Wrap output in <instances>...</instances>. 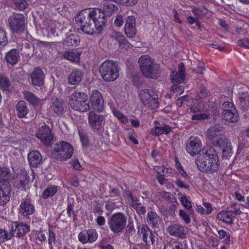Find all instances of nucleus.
Segmentation results:
<instances>
[{
    "instance_id": "obj_1",
    "label": "nucleus",
    "mask_w": 249,
    "mask_h": 249,
    "mask_svg": "<svg viewBox=\"0 0 249 249\" xmlns=\"http://www.w3.org/2000/svg\"><path fill=\"white\" fill-rule=\"evenodd\" d=\"M100 14L94 10L87 9L81 10L75 17V21L81 30L88 35L100 33L103 29L104 20Z\"/></svg>"
},
{
    "instance_id": "obj_2",
    "label": "nucleus",
    "mask_w": 249,
    "mask_h": 249,
    "mask_svg": "<svg viewBox=\"0 0 249 249\" xmlns=\"http://www.w3.org/2000/svg\"><path fill=\"white\" fill-rule=\"evenodd\" d=\"M219 159L214 149L207 145L201 149L195 160L199 170L204 173H213L219 169Z\"/></svg>"
},
{
    "instance_id": "obj_3",
    "label": "nucleus",
    "mask_w": 249,
    "mask_h": 249,
    "mask_svg": "<svg viewBox=\"0 0 249 249\" xmlns=\"http://www.w3.org/2000/svg\"><path fill=\"white\" fill-rule=\"evenodd\" d=\"M11 176V172L9 168L0 167V205H3L9 201L11 192L9 182Z\"/></svg>"
},
{
    "instance_id": "obj_4",
    "label": "nucleus",
    "mask_w": 249,
    "mask_h": 249,
    "mask_svg": "<svg viewBox=\"0 0 249 249\" xmlns=\"http://www.w3.org/2000/svg\"><path fill=\"white\" fill-rule=\"evenodd\" d=\"M139 66L144 76L157 79L160 75L159 66L148 55L141 56L139 59Z\"/></svg>"
},
{
    "instance_id": "obj_5",
    "label": "nucleus",
    "mask_w": 249,
    "mask_h": 249,
    "mask_svg": "<svg viewBox=\"0 0 249 249\" xmlns=\"http://www.w3.org/2000/svg\"><path fill=\"white\" fill-rule=\"evenodd\" d=\"M99 73L102 78L107 82L113 81L119 77V68L116 62L105 61L101 65Z\"/></svg>"
},
{
    "instance_id": "obj_6",
    "label": "nucleus",
    "mask_w": 249,
    "mask_h": 249,
    "mask_svg": "<svg viewBox=\"0 0 249 249\" xmlns=\"http://www.w3.org/2000/svg\"><path fill=\"white\" fill-rule=\"evenodd\" d=\"M73 149L68 142L59 141L54 145L52 154L53 158L60 161H66L72 156Z\"/></svg>"
},
{
    "instance_id": "obj_7",
    "label": "nucleus",
    "mask_w": 249,
    "mask_h": 249,
    "mask_svg": "<svg viewBox=\"0 0 249 249\" xmlns=\"http://www.w3.org/2000/svg\"><path fill=\"white\" fill-rule=\"evenodd\" d=\"M88 96L84 92L75 91L71 96L69 104L71 108L75 110L85 112L89 109Z\"/></svg>"
},
{
    "instance_id": "obj_8",
    "label": "nucleus",
    "mask_w": 249,
    "mask_h": 249,
    "mask_svg": "<svg viewBox=\"0 0 249 249\" xmlns=\"http://www.w3.org/2000/svg\"><path fill=\"white\" fill-rule=\"evenodd\" d=\"M8 21L10 30L14 34L20 35L25 29V19L22 14L13 13L9 16Z\"/></svg>"
},
{
    "instance_id": "obj_9",
    "label": "nucleus",
    "mask_w": 249,
    "mask_h": 249,
    "mask_svg": "<svg viewBox=\"0 0 249 249\" xmlns=\"http://www.w3.org/2000/svg\"><path fill=\"white\" fill-rule=\"evenodd\" d=\"M127 222L126 216L122 213H117L109 217L108 224L111 231L118 233L125 228Z\"/></svg>"
},
{
    "instance_id": "obj_10",
    "label": "nucleus",
    "mask_w": 249,
    "mask_h": 249,
    "mask_svg": "<svg viewBox=\"0 0 249 249\" xmlns=\"http://www.w3.org/2000/svg\"><path fill=\"white\" fill-rule=\"evenodd\" d=\"M152 93L153 91L147 89L141 90L139 93L140 100L143 105L152 109L156 108L159 106L158 96Z\"/></svg>"
},
{
    "instance_id": "obj_11",
    "label": "nucleus",
    "mask_w": 249,
    "mask_h": 249,
    "mask_svg": "<svg viewBox=\"0 0 249 249\" xmlns=\"http://www.w3.org/2000/svg\"><path fill=\"white\" fill-rule=\"evenodd\" d=\"M36 137L41 142L47 147H51L54 142V135L52 134V130L46 124L39 128L36 133Z\"/></svg>"
},
{
    "instance_id": "obj_12",
    "label": "nucleus",
    "mask_w": 249,
    "mask_h": 249,
    "mask_svg": "<svg viewBox=\"0 0 249 249\" xmlns=\"http://www.w3.org/2000/svg\"><path fill=\"white\" fill-rule=\"evenodd\" d=\"M88 121L91 129L94 132H97L100 131L104 127L105 117L94 111H91L89 114Z\"/></svg>"
},
{
    "instance_id": "obj_13",
    "label": "nucleus",
    "mask_w": 249,
    "mask_h": 249,
    "mask_svg": "<svg viewBox=\"0 0 249 249\" xmlns=\"http://www.w3.org/2000/svg\"><path fill=\"white\" fill-rule=\"evenodd\" d=\"M202 142L198 137L192 136L189 138L186 143V151L192 156L199 155L201 150Z\"/></svg>"
},
{
    "instance_id": "obj_14",
    "label": "nucleus",
    "mask_w": 249,
    "mask_h": 249,
    "mask_svg": "<svg viewBox=\"0 0 249 249\" xmlns=\"http://www.w3.org/2000/svg\"><path fill=\"white\" fill-rule=\"evenodd\" d=\"M32 180L30 178L28 174L26 171H22L19 176V178L15 181V185L21 190H26L30 188V182L33 181L35 178V174L32 171Z\"/></svg>"
},
{
    "instance_id": "obj_15",
    "label": "nucleus",
    "mask_w": 249,
    "mask_h": 249,
    "mask_svg": "<svg viewBox=\"0 0 249 249\" xmlns=\"http://www.w3.org/2000/svg\"><path fill=\"white\" fill-rule=\"evenodd\" d=\"M96 11V13L100 14V17H102L104 20V26L106 24V17L111 16L115 11L118 10V7L112 2H109L107 1L104 2L102 10L100 9H93Z\"/></svg>"
},
{
    "instance_id": "obj_16",
    "label": "nucleus",
    "mask_w": 249,
    "mask_h": 249,
    "mask_svg": "<svg viewBox=\"0 0 249 249\" xmlns=\"http://www.w3.org/2000/svg\"><path fill=\"white\" fill-rule=\"evenodd\" d=\"M125 23L124 27V32L128 38L134 37L136 33V18L133 16H128L125 19Z\"/></svg>"
},
{
    "instance_id": "obj_17",
    "label": "nucleus",
    "mask_w": 249,
    "mask_h": 249,
    "mask_svg": "<svg viewBox=\"0 0 249 249\" xmlns=\"http://www.w3.org/2000/svg\"><path fill=\"white\" fill-rule=\"evenodd\" d=\"M169 234L179 238H185L188 233L187 229L179 224H173L167 228Z\"/></svg>"
},
{
    "instance_id": "obj_18",
    "label": "nucleus",
    "mask_w": 249,
    "mask_h": 249,
    "mask_svg": "<svg viewBox=\"0 0 249 249\" xmlns=\"http://www.w3.org/2000/svg\"><path fill=\"white\" fill-rule=\"evenodd\" d=\"M29 230L30 228L27 224L17 221L12 223L11 231L10 232L13 233L14 236L20 237L25 235Z\"/></svg>"
},
{
    "instance_id": "obj_19",
    "label": "nucleus",
    "mask_w": 249,
    "mask_h": 249,
    "mask_svg": "<svg viewBox=\"0 0 249 249\" xmlns=\"http://www.w3.org/2000/svg\"><path fill=\"white\" fill-rule=\"evenodd\" d=\"M90 101L92 107L98 112H102L104 108V101L101 93L97 90L92 91Z\"/></svg>"
},
{
    "instance_id": "obj_20",
    "label": "nucleus",
    "mask_w": 249,
    "mask_h": 249,
    "mask_svg": "<svg viewBox=\"0 0 249 249\" xmlns=\"http://www.w3.org/2000/svg\"><path fill=\"white\" fill-rule=\"evenodd\" d=\"M35 212V206L32 203L30 199L26 198L21 202L18 208L19 213L21 215L27 216L32 214Z\"/></svg>"
},
{
    "instance_id": "obj_21",
    "label": "nucleus",
    "mask_w": 249,
    "mask_h": 249,
    "mask_svg": "<svg viewBox=\"0 0 249 249\" xmlns=\"http://www.w3.org/2000/svg\"><path fill=\"white\" fill-rule=\"evenodd\" d=\"M44 73L40 68L35 69L31 74V83L33 86L41 87L44 83Z\"/></svg>"
},
{
    "instance_id": "obj_22",
    "label": "nucleus",
    "mask_w": 249,
    "mask_h": 249,
    "mask_svg": "<svg viewBox=\"0 0 249 249\" xmlns=\"http://www.w3.org/2000/svg\"><path fill=\"white\" fill-rule=\"evenodd\" d=\"M139 234L142 236L143 241L147 244H153L155 242L154 236L149 228L147 226H142L139 229Z\"/></svg>"
},
{
    "instance_id": "obj_23",
    "label": "nucleus",
    "mask_w": 249,
    "mask_h": 249,
    "mask_svg": "<svg viewBox=\"0 0 249 249\" xmlns=\"http://www.w3.org/2000/svg\"><path fill=\"white\" fill-rule=\"evenodd\" d=\"M111 37L118 42L121 49L127 50L131 47V44L121 33L113 31L111 35Z\"/></svg>"
},
{
    "instance_id": "obj_24",
    "label": "nucleus",
    "mask_w": 249,
    "mask_h": 249,
    "mask_svg": "<svg viewBox=\"0 0 249 249\" xmlns=\"http://www.w3.org/2000/svg\"><path fill=\"white\" fill-rule=\"evenodd\" d=\"M51 108L57 115H62L64 113L65 103L61 99L53 97L51 99Z\"/></svg>"
},
{
    "instance_id": "obj_25",
    "label": "nucleus",
    "mask_w": 249,
    "mask_h": 249,
    "mask_svg": "<svg viewBox=\"0 0 249 249\" xmlns=\"http://www.w3.org/2000/svg\"><path fill=\"white\" fill-rule=\"evenodd\" d=\"M29 165L32 167H37L42 162V156L38 151H33L28 155Z\"/></svg>"
},
{
    "instance_id": "obj_26",
    "label": "nucleus",
    "mask_w": 249,
    "mask_h": 249,
    "mask_svg": "<svg viewBox=\"0 0 249 249\" xmlns=\"http://www.w3.org/2000/svg\"><path fill=\"white\" fill-rule=\"evenodd\" d=\"M207 137L213 145L215 146H223V144L228 143V140L225 134L220 135H207Z\"/></svg>"
},
{
    "instance_id": "obj_27",
    "label": "nucleus",
    "mask_w": 249,
    "mask_h": 249,
    "mask_svg": "<svg viewBox=\"0 0 249 249\" xmlns=\"http://www.w3.org/2000/svg\"><path fill=\"white\" fill-rule=\"evenodd\" d=\"M83 76L81 71L75 70L68 76V83L71 85H77L81 82Z\"/></svg>"
},
{
    "instance_id": "obj_28",
    "label": "nucleus",
    "mask_w": 249,
    "mask_h": 249,
    "mask_svg": "<svg viewBox=\"0 0 249 249\" xmlns=\"http://www.w3.org/2000/svg\"><path fill=\"white\" fill-rule=\"evenodd\" d=\"M16 113L18 117L22 118L26 117L29 112L27 103L24 101H19L16 106Z\"/></svg>"
},
{
    "instance_id": "obj_29",
    "label": "nucleus",
    "mask_w": 249,
    "mask_h": 249,
    "mask_svg": "<svg viewBox=\"0 0 249 249\" xmlns=\"http://www.w3.org/2000/svg\"><path fill=\"white\" fill-rule=\"evenodd\" d=\"M22 93L24 99L33 106H38L41 104V99L33 93L29 91L24 90L22 91Z\"/></svg>"
},
{
    "instance_id": "obj_30",
    "label": "nucleus",
    "mask_w": 249,
    "mask_h": 249,
    "mask_svg": "<svg viewBox=\"0 0 249 249\" xmlns=\"http://www.w3.org/2000/svg\"><path fill=\"white\" fill-rule=\"evenodd\" d=\"M222 115L224 120L230 123H236L239 120V114L236 108L230 112H224Z\"/></svg>"
},
{
    "instance_id": "obj_31",
    "label": "nucleus",
    "mask_w": 249,
    "mask_h": 249,
    "mask_svg": "<svg viewBox=\"0 0 249 249\" xmlns=\"http://www.w3.org/2000/svg\"><path fill=\"white\" fill-rule=\"evenodd\" d=\"M146 220L152 227H157L160 224V218L156 212L150 211L147 214Z\"/></svg>"
},
{
    "instance_id": "obj_32",
    "label": "nucleus",
    "mask_w": 249,
    "mask_h": 249,
    "mask_svg": "<svg viewBox=\"0 0 249 249\" xmlns=\"http://www.w3.org/2000/svg\"><path fill=\"white\" fill-rule=\"evenodd\" d=\"M80 42L79 36L71 34L67 36L64 40L63 44L68 48L75 47Z\"/></svg>"
},
{
    "instance_id": "obj_33",
    "label": "nucleus",
    "mask_w": 249,
    "mask_h": 249,
    "mask_svg": "<svg viewBox=\"0 0 249 249\" xmlns=\"http://www.w3.org/2000/svg\"><path fill=\"white\" fill-rule=\"evenodd\" d=\"M233 213L231 211H222L219 213L216 216V218L227 224H232Z\"/></svg>"
},
{
    "instance_id": "obj_34",
    "label": "nucleus",
    "mask_w": 249,
    "mask_h": 249,
    "mask_svg": "<svg viewBox=\"0 0 249 249\" xmlns=\"http://www.w3.org/2000/svg\"><path fill=\"white\" fill-rule=\"evenodd\" d=\"M19 58L18 51L16 49H12L6 54L5 59L7 63L15 65Z\"/></svg>"
},
{
    "instance_id": "obj_35",
    "label": "nucleus",
    "mask_w": 249,
    "mask_h": 249,
    "mask_svg": "<svg viewBox=\"0 0 249 249\" xmlns=\"http://www.w3.org/2000/svg\"><path fill=\"white\" fill-rule=\"evenodd\" d=\"M124 196L129 201L130 206L134 209H137L141 203L138 197L134 196L130 190H127L124 193Z\"/></svg>"
},
{
    "instance_id": "obj_36",
    "label": "nucleus",
    "mask_w": 249,
    "mask_h": 249,
    "mask_svg": "<svg viewBox=\"0 0 249 249\" xmlns=\"http://www.w3.org/2000/svg\"><path fill=\"white\" fill-rule=\"evenodd\" d=\"M81 54L79 52L68 51L64 53L63 56L71 62L77 63L79 62Z\"/></svg>"
},
{
    "instance_id": "obj_37",
    "label": "nucleus",
    "mask_w": 249,
    "mask_h": 249,
    "mask_svg": "<svg viewBox=\"0 0 249 249\" xmlns=\"http://www.w3.org/2000/svg\"><path fill=\"white\" fill-rule=\"evenodd\" d=\"M224 134V127L218 124L211 126L207 131V135H220Z\"/></svg>"
},
{
    "instance_id": "obj_38",
    "label": "nucleus",
    "mask_w": 249,
    "mask_h": 249,
    "mask_svg": "<svg viewBox=\"0 0 249 249\" xmlns=\"http://www.w3.org/2000/svg\"><path fill=\"white\" fill-rule=\"evenodd\" d=\"M58 191V187L54 185H49L43 191L42 197L44 199H47L55 195Z\"/></svg>"
},
{
    "instance_id": "obj_39",
    "label": "nucleus",
    "mask_w": 249,
    "mask_h": 249,
    "mask_svg": "<svg viewBox=\"0 0 249 249\" xmlns=\"http://www.w3.org/2000/svg\"><path fill=\"white\" fill-rule=\"evenodd\" d=\"M227 143L223 144V146H219L222 148V156L224 158L231 157L232 154L231 143L229 140H228V142Z\"/></svg>"
},
{
    "instance_id": "obj_40",
    "label": "nucleus",
    "mask_w": 249,
    "mask_h": 249,
    "mask_svg": "<svg viewBox=\"0 0 249 249\" xmlns=\"http://www.w3.org/2000/svg\"><path fill=\"white\" fill-rule=\"evenodd\" d=\"M241 108H245L249 104V94L247 92H243L240 95L238 101Z\"/></svg>"
},
{
    "instance_id": "obj_41",
    "label": "nucleus",
    "mask_w": 249,
    "mask_h": 249,
    "mask_svg": "<svg viewBox=\"0 0 249 249\" xmlns=\"http://www.w3.org/2000/svg\"><path fill=\"white\" fill-rule=\"evenodd\" d=\"M210 95V92L206 89L204 87H200L195 98L196 100H204Z\"/></svg>"
},
{
    "instance_id": "obj_42",
    "label": "nucleus",
    "mask_w": 249,
    "mask_h": 249,
    "mask_svg": "<svg viewBox=\"0 0 249 249\" xmlns=\"http://www.w3.org/2000/svg\"><path fill=\"white\" fill-rule=\"evenodd\" d=\"M78 134L82 146L87 147L89 145V138L88 134L84 129H79Z\"/></svg>"
},
{
    "instance_id": "obj_43",
    "label": "nucleus",
    "mask_w": 249,
    "mask_h": 249,
    "mask_svg": "<svg viewBox=\"0 0 249 249\" xmlns=\"http://www.w3.org/2000/svg\"><path fill=\"white\" fill-rule=\"evenodd\" d=\"M171 80L174 85L178 84L183 81L185 75L180 73H178L177 71H172L171 75Z\"/></svg>"
},
{
    "instance_id": "obj_44",
    "label": "nucleus",
    "mask_w": 249,
    "mask_h": 249,
    "mask_svg": "<svg viewBox=\"0 0 249 249\" xmlns=\"http://www.w3.org/2000/svg\"><path fill=\"white\" fill-rule=\"evenodd\" d=\"M11 86L9 79L4 75L0 74V87L5 90H8Z\"/></svg>"
},
{
    "instance_id": "obj_45",
    "label": "nucleus",
    "mask_w": 249,
    "mask_h": 249,
    "mask_svg": "<svg viewBox=\"0 0 249 249\" xmlns=\"http://www.w3.org/2000/svg\"><path fill=\"white\" fill-rule=\"evenodd\" d=\"M14 236L12 232L8 233L6 231L0 229V244L5 241L10 240Z\"/></svg>"
},
{
    "instance_id": "obj_46",
    "label": "nucleus",
    "mask_w": 249,
    "mask_h": 249,
    "mask_svg": "<svg viewBox=\"0 0 249 249\" xmlns=\"http://www.w3.org/2000/svg\"><path fill=\"white\" fill-rule=\"evenodd\" d=\"M86 237L89 243H92L97 240L98 234L95 230L89 229L88 231H86Z\"/></svg>"
},
{
    "instance_id": "obj_47",
    "label": "nucleus",
    "mask_w": 249,
    "mask_h": 249,
    "mask_svg": "<svg viewBox=\"0 0 249 249\" xmlns=\"http://www.w3.org/2000/svg\"><path fill=\"white\" fill-rule=\"evenodd\" d=\"M171 131V128L168 125H164L163 127L156 126L155 128L154 133L155 136H159L163 134H167Z\"/></svg>"
},
{
    "instance_id": "obj_48",
    "label": "nucleus",
    "mask_w": 249,
    "mask_h": 249,
    "mask_svg": "<svg viewBox=\"0 0 249 249\" xmlns=\"http://www.w3.org/2000/svg\"><path fill=\"white\" fill-rule=\"evenodd\" d=\"M27 0H12L15 6L20 10H24L27 6Z\"/></svg>"
},
{
    "instance_id": "obj_49",
    "label": "nucleus",
    "mask_w": 249,
    "mask_h": 249,
    "mask_svg": "<svg viewBox=\"0 0 249 249\" xmlns=\"http://www.w3.org/2000/svg\"><path fill=\"white\" fill-rule=\"evenodd\" d=\"M8 43V38L5 31L0 28V46L4 47Z\"/></svg>"
},
{
    "instance_id": "obj_50",
    "label": "nucleus",
    "mask_w": 249,
    "mask_h": 249,
    "mask_svg": "<svg viewBox=\"0 0 249 249\" xmlns=\"http://www.w3.org/2000/svg\"><path fill=\"white\" fill-rule=\"evenodd\" d=\"M221 108L223 110L222 114H224L226 112H230L231 110L235 108L233 103L231 102H225L222 105Z\"/></svg>"
},
{
    "instance_id": "obj_51",
    "label": "nucleus",
    "mask_w": 249,
    "mask_h": 249,
    "mask_svg": "<svg viewBox=\"0 0 249 249\" xmlns=\"http://www.w3.org/2000/svg\"><path fill=\"white\" fill-rule=\"evenodd\" d=\"M121 196V192L117 188H112L109 194L108 197L114 198V200H117Z\"/></svg>"
},
{
    "instance_id": "obj_52",
    "label": "nucleus",
    "mask_w": 249,
    "mask_h": 249,
    "mask_svg": "<svg viewBox=\"0 0 249 249\" xmlns=\"http://www.w3.org/2000/svg\"><path fill=\"white\" fill-rule=\"evenodd\" d=\"M114 115L121 122L123 123L126 124L128 122L127 119L125 116L121 113L120 111L114 110L113 111Z\"/></svg>"
},
{
    "instance_id": "obj_53",
    "label": "nucleus",
    "mask_w": 249,
    "mask_h": 249,
    "mask_svg": "<svg viewBox=\"0 0 249 249\" xmlns=\"http://www.w3.org/2000/svg\"><path fill=\"white\" fill-rule=\"evenodd\" d=\"M124 23V17L122 15H118L114 22V25L117 28H120L123 26Z\"/></svg>"
},
{
    "instance_id": "obj_54",
    "label": "nucleus",
    "mask_w": 249,
    "mask_h": 249,
    "mask_svg": "<svg viewBox=\"0 0 249 249\" xmlns=\"http://www.w3.org/2000/svg\"><path fill=\"white\" fill-rule=\"evenodd\" d=\"M210 114L207 113L203 114H196L192 116V120H204L208 119L210 118Z\"/></svg>"
},
{
    "instance_id": "obj_55",
    "label": "nucleus",
    "mask_w": 249,
    "mask_h": 249,
    "mask_svg": "<svg viewBox=\"0 0 249 249\" xmlns=\"http://www.w3.org/2000/svg\"><path fill=\"white\" fill-rule=\"evenodd\" d=\"M180 201L184 207L190 211L192 209L191 203L188 200L185 196H183L181 197Z\"/></svg>"
},
{
    "instance_id": "obj_56",
    "label": "nucleus",
    "mask_w": 249,
    "mask_h": 249,
    "mask_svg": "<svg viewBox=\"0 0 249 249\" xmlns=\"http://www.w3.org/2000/svg\"><path fill=\"white\" fill-rule=\"evenodd\" d=\"M177 85V84H175L173 87H172V90L174 93H176L177 95L178 94L180 95L184 91V87L182 86H178Z\"/></svg>"
},
{
    "instance_id": "obj_57",
    "label": "nucleus",
    "mask_w": 249,
    "mask_h": 249,
    "mask_svg": "<svg viewBox=\"0 0 249 249\" xmlns=\"http://www.w3.org/2000/svg\"><path fill=\"white\" fill-rule=\"evenodd\" d=\"M78 237L79 241L82 244L89 243L87 238L86 237V232L85 230L80 232L78 234Z\"/></svg>"
},
{
    "instance_id": "obj_58",
    "label": "nucleus",
    "mask_w": 249,
    "mask_h": 249,
    "mask_svg": "<svg viewBox=\"0 0 249 249\" xmlns=\"http://www.w3.org/2000/svg\"><path fill=\"white\" fill-rule=\"evenodd\" d=\"M179 214L186 223L188 224L190 223L191 219L189 215L187 214L183 210H180L179 212Z\"/></svg>"
},
{
    "instance_id": "obj_59",
    "label": "nucleus",
    "mask_w": 249,
    "mask_h": 249,
    "mask_svg": "<svg viewBox=\"0 0 249 249\" xmlns=\"http://www.w3.org/2000/svg\"><path fill=\"white\" fill-rule=\"evenodd\" d=\"M120 3L126 6H133L135 5L138 1V0H118Z\"/></svg>"
},
{
    "instance_id": "obj_60",
    "label": "nucleus",
    "mask_w": 249,
    "mask_h": 249,
    "mask_svg": "<svg viewBox=\"0 0 249 249\" xmlns=\"http://www.w3.org/2000/svg\"><path fill=\"white\" fill-rule=\"evenodd\" d=\"M160 196L171 202H173V199H174V196L173 195H171L168 192L164 191L161 192L160 194Z\"/></svg>"
},
{
    "instance_id": "obj_61",
    "label": "nucleus",
    "mask_w": 249,
    "mask_h": 249,
    "mask_svg": "<svg viewBox=\"0 0 249 249\" xmlns=\"http://www.w3.org/2000/svg\"><path fill=\"white\" fill-rule=\"evenodd\" d=\"M48 233V244L49 245H51V244H53V243H55L56 240V236L54 232L52 230H49Z\"/></svg>"
},
{
    "instance_id": "obj_62",
    "label": "nucleus",
    "mask_w": 249,
    "mask_h": 249,
    "mask_svg": "<svg viewBox=\"0 0 249 249\" xmlns=\"http://www.w3.org/2000/svg\"><path fill=\"white\" fill-rule=\"evenodd\" d=\"M188 95L183 96L178 98L176 101V105L180 107L183 105L184 102H187L188 101Z\"/></svg>"
},
{
    "instance_id": "obj_63",
    "label": "nucleus",
    "mask_w": 249,
    "mask_h": 249,
    "mask_svg": "<svg viewBox=\"0 0 249 249\" xmlns=\"http://www.w3.org/2000/svg\"><path fill=\"white\" fill-rule=\"evenodd\" d=\"M238 43L240 46L249 49V39L248 38L240 39L238 41Z\"/></svg>"
},
{
    "instance_id": "obj_64",
    "label": "nucleus",
    "mask_w": 249,
    "mask_h": 249,
    "mask_svg": "<svg viewBox=\"0 0 249 249\" xmlns=\"http://www.w3.org/2000/svg\"><path fill=\"white\" fill-rule=\"evenodd\" d=\"M116 207V204L115 202H111L109 200L106 201V208L108 211H112Z\"/></svg>"
}]
</instances>
